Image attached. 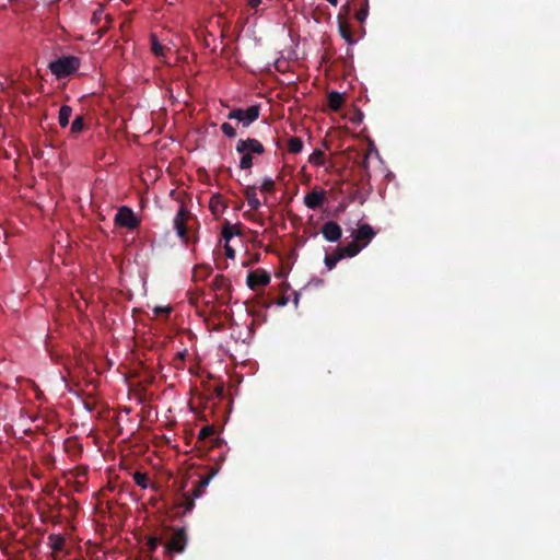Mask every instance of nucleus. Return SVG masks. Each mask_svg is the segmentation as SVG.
<instances>
[{
	"label": "nucleus",
	"mask_w": 560,
	"mask_h": 560,
	"mask_svg": "<svg viewBox=\"0 0 560 560\" xmlns=\"http://www.w3.org/2000/svg\"><path fill=\"white\" fill-rule=\"evenodd\" d=\"M327 102L330 109L337 112L339 110L343 105V96L337 91H331L327 95Z\"/></svg>",
	"instance_id": "nucleus-14"
},
{
	"label": "nucleus",
	"mask_w": 560,
	"mask_h": 560,
	"mask_svg": "<svg viewBox=\"0 0 560 560\" xmlns=\"http://www.w3.org/2000/svg\"><path fill=\"white\" fill-rule=\"evenodd\" d=\"M80 67V59L74 56L60 57L49 63L50 71L59 79L75 72Z\"/></svg>",
	"instance_id": "nucleus-1"
},
{
	"label": "nucleus",
	"mask_w": 560,
	"mask_h": 560,
	"mask_svg": "<svg viewBox=\"0 0 560 560\" xmlns=\"http://www.w3.org/2000/svg\"><path fill=\"white\" fill-rule=\"evenodd\" d=\"M231 282L223 275H217L212 281V290L217 293V299L222 304H228L231 300Z\"/></svg>",
	"instance_id": "nucleus-6"
},
{
	"label": "nucleus",
	"mask_w": 560,
	"mask_h": 560,
	"mask_svg": "<svg viewBox=\"0 0 560 560\" xmlns=\"http://www.w3.org/2000/svg\"><path fill=\"white\" fill-rule=\"evenodd\" d=\"M65 538L61 535L51 534L48 537V544L54 551H61L65 546Z\"/></svg>",
	"instance_id": "nucleus-20"
},
{
	"label": "nucleus",
	"mask_w": 560,
	"mask_h": 560,
	"mask_svg": "<svg viewBox=\"0 0 560 560\" xmlns=\"http://www.w3.org/2000/svg\"><path fill=\"white\" fill-rule=\"evenodd\" d=\"M260 3H261V0H248V5L252 9H257Z\"/></svg>",
	"instance_id": "nucleus-40"
},
{
	"label": "nucleus",
	"mask_w": 560,
	"mask_h": 560,
	"mask_svg": "<svg viewBox=\"0 0 560 560\" xmlns=\"http://www.w3.org/2000/svg\"><path fill=\"white\" fill-rule=\"evenodd\" d=\"M303 149V141L299 137H291L288 140V150L290 153L298 154Z\"/></svg>",
	"instance_id": "nucleus-23"
},
{
	"label": "nucleus",
	"mask_w": 560,
	"mask_h": 560,
	"mask_svg": "<svg viewBox=\"0 0 560 560\" xmlns=\"http://www.w3.org/2000/svg\"><path fill=\"white\" fill-rule=\"evenodd\" d=\"M71 446H77L75 442L74 441H70V440L66 441V450H67V452H69V453L71 452V450H70Z\"/></svg>",
	"instance_id": "nucleus-41"
},
{
	"label": "nucleus",
	"mask_w": 560,
	"mask_h": 560,
	"mask_svg": "<svg viewBox=\"0 0 560 560\" xmlns=\"http://www.w3.org/2000/svg\"><path fill=\"white\" fill-rule=\"evenodd\" d=\"M360 9L355 12V19L360 23H364L369 15V0H360Z\"/></svg>",
	"instance_id": "nucleus-24"
},
{
	"label": "nucleus",
	"mask_w": 560,
	"mask_h": 560,
	"mask_svg": "<svg viewBox=\"0 0 560 560\" xmlns=\"http://www.w3.org/2000/svg\"><path fill=\"white\" fill-rule=\"evenodd\" d=\"M221 130L229 138H234L236 136L234 127L229 122H223L221 125Z\"/></svg>",
	"instance_id": "nucleus-32"
},
{
	"label": "nucleus",
	"mask_w": 560,
	"mask_h": 560,
	"mask_svg": "<svg viewBox=\"0 0 560 560\" xmlns=\"http://www.w3.org/2000/svg\"><path fill=\"white\" fill-rule=\"evenodd\" d=\"M275 186H276L275 180L272 178H270V177H266L262 180V184L260 186V190L262 192H272L275 190Z\"/></svg>",
	"instance_id": "nucleus-31"
},
{
	"label": "nucleus",
	"mask_w": 560,
	"mask_h": 560,
	"mask_svg": "<svg viewBox=\"0 0 560 560\" xmlns=\"http://www.w3.org/2000/svg\"><path fill=\"white\" fill-rule=\"evenodd\" d=\"M322 234L326 241L337 242L342 235V230L337 222L328 221L324 223L322 228Z\"/></svg>",
	"instance_id": "nucleus-10"
},
{
	"label": "nucleus",
	"mask_w": 560,
	"mask_h": 560,
	"mask_svg": "<svg viewBox=\"0 0 560 560\" xmlns=\"http://www.w3.org/2000/svg\"><path fill=\"white\" fill-rule=\"evenodd\" d=\"M114 222L116 226L126 228L129 230H133L140 224V221L133 211L127 206H122L118 209Z\"/></svg>",
	"instance_id": "nucleus-5"
},
{
	"label": "nucleus",
	"mask_w": 560,
	"mask_h": 560,
	"mask_svg": "<svg viewBox=\"0 0 560 560\" xmlns=\"http://www.w3.org/2000/svg\"><path fill=\"white\" fill-rule=\"evenodd\" d=\"M72 115V108L68 105H62L59 109L58 120L61 127L69 125L70 117Z\"/></svg>",
	"instance_id": "nucleus-18"
},
{
	"label": "nucleus",
	"mask_w": 560,
	"mask_h": 560,
	"mask_svg": "<svg viewBox=\"0 0 560 560\" xmlns=\"http://www.w3.org/2000/svg\"><path fill=\"white\" fill-rule=\"evenodd\" d=\"M331 5L337 7L338 0H327Z\"/></svg>",
	"instance_id": "nucleus-43"
},
{
	"label": "nucleus",
	"mask_w": 560,
	"mask_h": 560,
	"mask_svg": "<svg viewBox=\"0 0 560 560\" xmlns=\"http://www.w3.org/2000/svg\"><path fill=\"white\" fill-rule=\"evenodd\" d=\"M247 203L253 210H258L261 206V202L258 198H252L250 200L247 201Z\"/></svg>",
	"instance_id": "nucleus-35"
},
{
	"label": "nucleus",
	"mask_w": 560,
	"mask_h": 560,
	"mask_svg": "<svg viewBox=\"0 0 560 560\" xmlns=\"http://www.w3.org/2000/svg\"><path fill=\"white\" fill-rule=\"evenodd\" d=\"M161 544V538L151 536L148 538L147 545H145V556L148 560H151L153 557L154 551L156 550L158 546Z\"/></svg>",
	"instance_id": "nucleus-19"
},
{
	"label": "nucleus",
	"mask_w": 560,
	"mask_h": 560,
	"mask_svg": "<svg viewBox=\"0 0 560 560\" xmlns=\"http://www.w3.org/2000/svg\"><path fill=\"white\" fill-rule=\"evenodd\" d=\"M187 546V534L185 528H176L171 535L168 541L164 545V553L173 557L174 553H182Z\"/></svg>",
	"instance_id": "nucleus-2"
},
{
	"label": "nucleus",
	"mask_w": 560,
	"mask_h": 560,
	"mask_svg": "<svg viewBox=\"0 0 560 560\" xmlns=\"http://www.w3.org/2000/svg\"><path fill=\"white\" fill-rule=\"evenodd\" d=\"M369 160H370V152L366 151L364 152L360 159L357 161L358 165L360 166V168L362 171H364L365 173L369 172Z\"/></svg>",
	"instance_id": "nucleus-30"
},
{
	"label": "nucleus",
	"mask_w": 560,
	"mask_h": 560,
	"mask_svg": "<svg viewBox=\"0 0 560 560\" xmlns=\"http://www.w3.org/2000/svg\"><path fill=\"white\" fill-rule=\"evenodd\" d=\"M338 21V31L340 36L349 44L353 45L357 43V39L353 37L351 26L347 21V18H345L342 14H339L337 16Z\"/></svg>",
	"instance_id": "nucleus-11"
},
{
	"label": "nucleus",
	"mask_w": 560,
	"mask_h": 560,
	"mask_svg": "<svg viewBox=\"0 0 560 560\" xmlns=\"http://www.w3.org/2000/svg\"><path fill=\"white\" fill-rule=\"evenodd\" d=\"M343 257H342V254L339 252V249L337 248L331 255H326L325 257V265L326 267L331 270L336 267L337 262L339 260H341Z\"/></svg>",
	"instance_id": "nucleus-22"
},
{
	"label": "nucleus",
	"mask_w": 560,
	"mask_h": 560,
	"mask_svg": "<svg viewBox=\"0 0 560 560\" xmlns=\"http://www.w3.org/2000/svg\"><path fill=\"white\" fill-rule=\"evenodd\" d=\"M133 481L137 483V486L141 487L142 489H147L149 487V476L145 472L136 471L132 475Z\"/></svg>",
	"instance_id": "nucleus-25"
},
{
	"label": "nucleus",
	"mask_w": 560,
	"mask_h": 560,
	"mask_svg": "<svg viewBox=\"0 0 560 560\" xmlns=\"http://www.w3.org/2000/svg\"><path fill=\"white\" fill-rule=\"evenodd\" d=\"M244 195L246 200H250L252 198H257V187L256 186H247L244 189Z\"/></svg>",
	"instance_id": "nucleus-33"
},
{
	"label": "nucleus",
	"mask_w": 560,
	"mask_h": 560,
	"mask_svg": "<svg viewBox=\"0 0 560 560\" xmlns=\"http://www.w3.org/2000/svg\"><path fill=\"white\" fill-rule=\"evenodd\" d=\"M308 162L313 165L320 166L325 162V154L322 150H315L308 158Z\"/></svg>",
	"instance_id": "nucleus-26"
},
{
	"label": "nucleus",
	"mask_w": 560,
	"mask_h": 560,
	"mask_svg": "<svg viewBox=\"0 0 560 560\" xmlns=\"http://www.w3.org/2000/svg\"><path fill=\"white\" fill-rule=\"evenodd\" d=\"M150 42H151V50L152 52L159 57L164 58L166 55V51H170V48H165L160 42L155 34L150 35Z\"/></svg>",
	"instance_id": "nucleus-17"
},
{
	"label": "nucleus",
	"mask_w": 560,
	"mask_h": 560,
	"mask_svg": "<svg viewBox=\"0 0 560 560\" xmlns=\"http://www.w3.org/2000/svg\"><path fill=\"white\" fill-rule=\"evenodd\" d=\"M288 303V298L283 296L278 301L279 306H284Z\"/></svg>",
	"instance_id": "nucleus-42"
},
{
	"label": "nucleus",
	"mask_w": 560,
	"mask_h": 560,
	"mask_svg": "<svg viewBox=\"0 0 560 560\" xmlns=\"http://www.w3.org/2000/svg\"><path fill=\"white\" fill-rule=\"evenodd\" d=\"M212 272V269L208 265H198L194 268L192 279L194 281H205L207 280Z\"/></svg>",
	"instance_id": "nucleus-15"
},
{
	"label": "nucleus",
	"mask_w": 560,
	"mask_h": 560,
	"mask_svg": "<svg viewBox=\"0 0 560 560\" xmlns=\"http://www.w3.org/2000/svg\"><path fill=\"white\" fill-rule=\"evenodd\" d=\"M84 118L82 115H78L75 116V118L73 119L72 124H71V127H70V130L72 133H79L81 131H83L84 129Z\"/></svg>",
	"instance_id": "nucleus-27"
},
{
	"label": "nucleus",
	"mask_w": 560,
	"mask_h": 560,
	"mask_svg": "<svg viewBox=\"0 0 560 560\" xmlns=\"http://www.w3.org/2000/svg\"><path fill=\"white\" fill-rule=\"evenodd\" d=\"M185 511H190L194 506V499L185 497Z\"/></svg>",
	"instance_id": "nucleus-39"
},
{
	"label": "nucleus",
	"mask_w": 560,
	"mask_h": 560,
	"mask_svg": "<svg viewBox=\"0 0 560 560\" xmlns=\"http://www.w3.org/2000/svg\"><path fill=\"white\" fill-rule=\"evenodd\" d=\"M270 282V276L261 269H257L248 273L246 283L252 290L265 287Z\"/></svg>",
	"instance_id": "nucleus-8"
},
{
	"label": "nucleus",
	"mask_w": 560,
	"mask_h": 560,
	"mask_svg": "<svg viewBox=\"0 0 560 560\" xmlns=\"http://www.w3.org/2000/svg\"><path fill=\"white\" fill-rule=\"evenodd\" d=\"M236 151L238 153H265V148L260 141L255 138L240 139L236 143Z\"/></svg>",
	"instance_id": "nucleus-7"
},
{
	"label": "nucleus",
	"mask_w": 560,
	"mask_h": 560,
	"mask_svg": "<svg viewBox=\"0 0 560 560\" xmlns=\"http://www.w3.org/2000/svg\"><path fill=\"white\" fill-rule=\"evenodd\" d=\"M362 246L354 240L348 245L343 247H338L339 252L342 254V257H354L362 250Z\"/></svg>",
	"instance_id": "nucleus-16"
},
{
	"label": "nucleus",
	"mask_w": 560,
	"mask_h": 560,
	"mask_svg": "<svg viewBox=\"0 0 560 560\" xmlns=\"http://www.w3.org/2000/svg\"><path fill=\"white\" fill-rule=\"evenodd\" d=\"M240 231L236 225H232L230 222H225L222 228V237L225 240L226 243L234 236L238 235Z\"/></svg>",
	"instance_id": "nucleus-21"
},
{
	"label": "nucleus",
	"mask_w": 560,
	"mask_h": 560,
	"mask_svg": "<svg viewBox=\"0 0 560 560\" xmlns=\"http://www.w3.org/2000/svg\"><path fill=\"white\" fill-rule=\"evenodd\" d=\"M243 156L241 158V161H240V167L242 170H248V168H252L253 166V156L252 154L249 153H242Z\"/></svg>",
	"instance_id": "nucleus-29"
},
{
	"label": "nucleus",
	"mask_w": 560,
	"mask_h": 560,
	"mask_svg": "<svg viewBox=\"0 0 560 560\" xmlns=\"http://www.w3.org/2000/svg\"><path fill=\"white\" fill-rule=\"evenodd\" d=\"M154 312L156 314H164L165 316H168L171 313V307L156 306Z\"/></svg>",
	"instance_id": "nucleus-36"
},
{
	"label": "nucleus",
	"mask_w": 560,
	"mask_h": 560,
	"mask_svg": "<svg viewBox=\"0 0 560 560\" xmlns=\"http://www.w3.org/2000/svg\"><path fill=\"white\" fill-rule=\"evenodd\" d=\"M214 433H215V429L213 425H206V427L201 428V430L199 431L198 440L205 441L208 438L214 435Z\"/></svg>",
	"instance_id": "nucleus-28"
},
{
	"label": "nucleus",
	"mask_w": 560,
	"mask_h": 560,
	"mask_svg": "<svg viewBox=\"0 0 560 560\" xmlns=\"http://www.w3.org/2000/svg\"><path fill=\"white\" fill-rule=\"evenodd\" d=\"M326 201V191L320 190H312L304 197V205L312 210H315L323 206V203Z\"/></svg>",
	"instance_id": "nucleus-9"
},
{
	"label": "nucleus",
	"mask_w": 560,
	"mask_h": 560,
	"mask_svg": "<svg viewBox=\"0 0 560 560\" xmlns=\"http://www.w3.org/2000/svg\"><path fill=\"white\" fill-rule=\"evenodd\" d=\"M219 469H220L219 466L212 467L210 469L208 476L201 478L198 481L197 486L192 490L194 498H199L203 493V491L207 488V486L209 485L210 480L218 474Z\"/></svg>",
	"instance_id": "nucleus-13"
},
{
	"label": "nucleus",
	"mask_w": 560,
	"mask_h": 560,
	"mask_svg": "<svg viewBox=\"0 0 560 560\" xmlns=\"http://www.w3.org/2000/svg\"><path fill=\"white\" fill-rule=\"evenodd\" d=\"M374 236L375 232L370 224H361L354 240L364 248Z\"/></svg>",
	"instance_id": "nucleus-12"
},
{
	"label": "nucleus",
	"mask_w": 560,
	"mask_h": 560,
	"mask_svg": "<svg viewBox=\"0 0 560 560\" xmlns=\"http://www.w3.org/2000/svg\"><path fill=\"white\" fill-rule=\"evenodd\" d=\"M260 108L258 105H252L247 109L236 108L228 114L229 119H236L243 124L244 127L249 126L259 117Z\"/></svg>",
	"instance_id": "nucleus-4"
},
{
	"label": "nucleus",
	"mask_w": 560,
	"mask_h": 560,
	"mask_svg": "<svg viewBox=\"0 0 560 560\" xmlns=\"http://www.w3.org/2000/svg\"><path fill=\"white\" fill-rule=\"evenodd\" d=\"M351 11V4H350V1L348 0L342 7H341V14L346 18Z\"/></svg>",
	"instance_id": "nucleus-38"
},
{
	"label": "nucleus",
	"mask_w": 560,
	"mask_h": 560,
	"mask_svg": "<svg viewBox=\"0 0 560 560\" xmlns=\"http://www.w3.org/2000/svg\"><path fill=\"white\" fill-rule=\"evenodd\" d=\"M224 248L226 257L233 259L235 257V250L228 243L225 244Z\"/></svg>",
	"instance_id": "nucleus-37"
},
{
	"label": "nucleus",
	"mask_w": 560,
	"mask_h": 560,
	"mask_svg": "<svg viewBox=\"0 0 560 560\" xmlns=\"http://www.w3.org/2000/svg\"><path fill=\"white\" fill-rule=\"evenodd\" d=\"M192 215L190 212L184 207L180 206L175 218H174V229L178 235V237L188 244L190 242V236L188 233V222L192 220Z\"/></svg>",
	"instance_id": "nucleus-3"
},
{
	"label": "nucleus",
	"mask_w": 560,
	"mask_h": 560,
	"mask_svg": "<svg viewBox=\"0 0 560 560\" xmlns=\"http://www.w3.org/2000/svg\"><path fill=\"white\" fill-rule=\"evenodd\" d=\"M185 357H186V350L182 351V352H177L174 358V365L176 368H178V363H183L185 361Z\"/></svg>",
	"instance_id": "nucleus-34"
}]
</instances>
